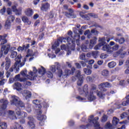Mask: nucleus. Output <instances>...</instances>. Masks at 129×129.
Listing matches in <instances>:
<instances>
[{
	"instance_id": "nucleus-33",
	"label": "nucleus",
	"mask_w": 129,
	"mask_h": 129,
	"mask_svg": "<svg viewBox=\"0 0 129 129\" xmlns=\"http://www.w3.org/2000/svg\"><path fill=\"white\" fill-rule=\"evenodd\" d=\"M11 26H12V22L9 20H7L5 24V28L6 30H9V29H10Z\"/></svg>"
},
{
	"instance_id": "nucleus-62",
	"label": "nucleus",
	"mask_w": 129,
	"mask_h": 129,
	"mask_svg": "<svg viewBox=\"0 0 129 129\" xmlns=\"http://www.w3.org/2000/svg\"><path fill=\"white\" fill-rule=\"evenodd\" d=\"M106 57H107V55H106V54L102 53L101 55H100V58L101 59H105Z\"/></svg>"
},
{
	"instance_id": "nucleus-8",
	"label": "nucleus",
	"mask_w": 129,
	"mask_h": 129,
	"mask_svg": "<svg viewBox=\"0 0 129 129\" xmlns=\"http://www.w3.org/2000/svg\"><path fill=\"white\" fill-rule=\"evenodd\" d=\"M35 79H35V76L33 75V73H31V77L24 78L22 82L24 83V85H25V86H31L32 85V82L28 80H35Z\"/></svg>"
},
{
	"instance_id": "nucleus-7",
	"label": "nucleus",
	"mask_w": 129,
	"mask_h": 129,
	"mask_svg": "<svg viewBox=\"0 0 129 129\" xmlns=\"http://www.w3.org/2000/svg\"><path fill=\"white\" fill-rule=\"evenodd\" d=\"M21 55H18L17 57L15 58V63L14 64V66L11 67L9 71V72H13L14 70H16V71H19L20 70L19 68H17V66H18V64L21 62Z\"/></svg>"
},
{
	"instance_id": "nucleus-46",
	"label": "nucleus",
	"mask_w": 129,
	"mask_h": 129,
	"mask_svg": "<svg viewBox=\"0 0 129 129\" xmlns=\"http://www.w3.org/2000/svg\"><path fill=\"white\" fill-rule=\"evenodd\" d=\"M127 104H129V100L125 98L124 99V101L122 102L121 105H123V106H126Z\"/></svg>"
},
{
	"instance_id": "nucleus-61",
	"label": "nucleus",
	"mask_w": 129,
	"mask_h": 129,
	"mask_svg": "<svg viewBox=\"0 0 129 129\" xmlns=\"http://www.w3.org/2000/svg\"><path fill=\"white\" fill-rule=\"evenodd\" d=\"M86 80L88 82H92V77L88 76L86 78Z\"/></svg>"
},
{
	"instance_id": "nucleus-14",
	"label": "nucleus",
	"mask_w": 129,
	"mask_h": 129,
	"mask_svg": "<svg viewBox=\"0 0 129 129\" xmlns=\"http://www.w3.org/2000/svg\"><path fill=\"white\" fill-rule=\"evenodd\" d=\"M99 41L101 42L95 46V50H99V49H100V47L102 46H104V45L106 44L105 37L99 38Z\"/></svg>"
},
{
	"instance_id": "nucleus-38",
	"label": "nucleus",
	"mask_w": 129,
	"mask_h": 129,
	"mask_svg": "<svg viewBox=\"0 0 129 129\" xmlns=\"http://www.w3.org/2000/svg\"><path fill=\"white\" fill-rule=\"evenodd\" d=\"M22 20L24 23H27L28 25H31V21H29V18L26 16L22 17Z\"/></svg>"
},
{
	"instance_id": "nucleus-35",
	"label": "nucleus",
	"mask_w": 129,
	"mask_h": 129,
	"mask_svg": "<svg viewBox=\"0 0 129 129\" xmlns=\"http://www.w3.org/2000/svg\"><path fill=\"white\" fill-rule=\"evenodd\" d=\"M88 100H90V101H93V100L96 99V97L93 95V93L90 92V95L88 96Z\"/></svg>"
},
{
	"instance_id": "nucleus-27",
	"label": "nucleus",
	"mask_w": 129,
	"mask_h": 129,
	"mask_svg": "<svg viewBox=\"0 0 129 129\" xmlns=\"http://www.w3.org/2000/svg\"><path fill=\"white\" fill-rule=\"evenodd\" d=\"M49 9H50V4L49 3H46L42 5L41 8V11H44L45 12H47V11H48Z\"/></svg>"
},
{
	"instance_id": "nucleus-42",
	"label": "nucleus",
	"mask_w": 129,
	"mask_h": 129,
	"mask_svg": "<svg viewBox=\"0 0 129 129\" xmlns=\"http://www.w3.org/2000/svg\"><path fill=\"white\" fill-rule=\"evenodd\" d=\"M80 16L82 18V19H84V20H87L88 21L89 20V17L86 15H84L83 12H80Z\"/></svg>"
},
{
	"instance_id": "nucleus-10",
	"label": "nucleus",
	"mask_w": 129,
	"mask_h": 129,
	"mask_svg": "<svg viewBox=\"0 0 129 129\" xmlns=\"http://www.w3.org/2000/svg\"><path fill=\"white\" fill-rule=\"evenodd\" d=\"M112 85L111 83L108 82L102 83L99 85L98 87L101 91H106V88H109L111 87Z\"/></svg>"
},
{
	"instance_id": "nucleus-4",
	"label": "nucleus",
	"mask_w": 129,
	"mask_h": 129,
	"mask_svg": "<svg viewBox=\"0 0 129 129\" xmlns=\"http://www.w3.org/2000/svg\"><path fill=\"white\" fill-rule=\"evenodd\" d=\"M97 40V38L94 37L93 39L90 40L89 46H88V44H83L81 47L82 51H83V52H87V51H88V49H92V48H93V46L96 44Z\"/></svg>"
},
{
	"instance_id": "nucleus-47",
	"label": "nucleus",
	"mask_w": 129,
	"mask_h": 129,
	"mask_svg": "<svg viewBox=\"0 0 129 129\" xmlns=\"http://www.w3.org/2000/svg\"><path fill=\"white\" fill-rule=\"evenodd\" d=\"M109 75V72H108L107 71V70H104L102 71V75L103 76H108V75Z\"/></svg>"
},
{
	"instance_id": "nucleus-56",
	"label": "nucleus",
	"mask_w": 129,
	"mask_h": 129,
	"mask_svg": "<svg viewBox=\"0 0 129 129\" xmlns=\"http://www.w3.org/2000/svg\"><path fill=\"white\" fill-rule=\"evenodd\" d=\"M61 49V50H64V51H67V49H68V46L62 44L60 46Z\"/></svg>"
},
{
	"instance_id": "nucleus-28",
	"label": "nucleus",
	"mask_w": 129,
	"mask_h": 129,
	"mask_svg": "<svg viewBox=\"0 0 129 129\" xmlns=\"http://www.w3.org/2000/svg\"><path fill=\"white\" fill-rule=\"evenodd\" d=\"M102 50H103V51H106L107 52V53H111V50H110V45L109 44H105L104 45L102 48Z\"/></svg>"
},
{
	"instance_id": "nucleus-18",
	"label": "nucleus",
	"mask_w": 129,
	"mask_h": 129,
	"mask_svg": "<svg viewBox=\"0 0 129 129\" xmlns=\"http://www.w3.org/2000/svg\"><path fill=\"white\" fill-rule=\"evenodd\" d=\"M69 13L68 12H65V16L67 18H70L71 19L76 18V15L74 14V11L72 9L69 10Z\"/></svg>"
},
{
	"instance_id": "nucleus-21",
	"label": "nucleus",
	"mask_w": 129,
	"mask_h": 129,
	"mask_svg": "<svg viewBox=\"0 0 129 129\" xmlns=\"http://www.w3.org/2000/svg\"><path fill=\"white\" fill-rule=\"evenodd\" d=\"M73 30L75 34V37L76 38H77V39H76V44L78 46H80V40H79V39H80V35H79V34H78V32H77L78 30L76 28H73Z\"/></svg>"
},
{
	"instance_id": "nucleus-55",
	"label": "nucleus",
	"mask_w": 129,
	"mask_h": 129,
	"mask_svg": "<svg viewBox=\"0 0 129 129\" xmlns=\"http://www.w3.org/2000/svg\"><path fill=\"white\" fill-rule=\"evenodd\" d=\"M46 75L48 78H53V74L50 71L47 72Z\"/></svg>"
},
{
	"instance_id": "nucleus-1",
	"label": "nucleus",
	"mask_w": 129,
	"mask_h": 129,
	"mask_svg": "<svg viewBox=\"0 0 129 129\" xmlns=\"http://www.w3.org/2000/svg\"><path fill=\"white\" fill-rule=\"evenodd\" d=\"M93 117L94 116L93 115L90 116L89 118H88V121L89 123L87 125H81L80 126V128L81 129H86L88 128L89 126H91V125H94L95 129H101L100 127V125L99 124V122H98V120L99 118L98 117H96L93 119Z\"/></svg>"
},
{
	"instance_id": "nucleus-31",
	"label": "nucleus",
	"mask_w": 129,
	"mask_h": 129,
	"mask_svg": "<svg viewBox=\"0 0 129 129\" xmlns=\"http://www.w3.org/2000/svg\"><path fill=\"white\" fill-rule=\"evenodd\" d=\"M24 78H21V75L18 74L15 76V77L14 78V81H20V82H23Z\"/></svg>"
},
{
	"instance_id": "nucleus-30",
	"label": "nucleus",
	"mask_w": 129,
	"mask_h": 129,
	"mask_svg": "<svg viewBox=\"0 0 129 129\" xmlns=\"http://www.w3.org/2000/svg\"><path fill=\"white\" fill-rule=\"evenodd\" d=\"M33 72H30L29 73V74L31 76V75L32 73H33V76H35V79H36V77H38V70L36 69V67L33 68Z\"/></svg>"
},
{
	"instance_id": "nucleus-20",
	"label": "nucleus",
	"mask_w": 129,
	"mask_h": 129,
	"mask_svg": "<svg viewBox=\"0 0 129 129\" xmlns=\"http://www.w3.org/2000/svg\"><path fill=\"white\" fill-rule=\"evenodd\" d=\"M31 52L33 51L32 50H30V49H28V54L26 56V57H25L24 61L20 63V66H19V67H23V66L25 65V62L27 61V58H28V57H29V56H34L35 55V54L33 53V52L31 53Z\"/></svg>"
},
{
	"instance_id": "nucleus-19",
	"label": "nucleus",
	"mask_w": 129,
	"mask_h": 129,
	"mask_svg": "<svg viewBox=\"0 0 129 129\" xmlns=\"http://www.w3.org/2000/svg\"><path fill=\"white\" fill-rule=\"evenodd\" d=\"M44 74H46V69L44 67L41 66L38 70L37 77H42Z\"/></svg>"
},
{
	"instance_id": "nucleus-17",
	"label": "nucleus",
	"mask_w": 129,
	"mask_h": 129,
	"mask_svg": "<svg viewBox=\"0 0 129 129\" xmlns=\"http://www.w3.org/2000/svg\"><path fill=\"white\" fill-rule=\"evenodd\" d=\"M33 103L34 104H35L37 105V107H38V109H41V104H42L44 107H47L48 106V105L47 104V103L46 102H42L41 103L38 100H34L33 101Z\"/></svg>"
},
{
	"instance_id": "nucleus-63",
	"label": "nucleus",
	"mask_w": 129,
	"mask_h": 129,
	"mask_svg": "<svg viewBox=\"0 0 129 129\" xmlns=\"http://www.w3.org/2000/svg\"><path fill=\"white\" fill-rule=\"evenodd\" d=\"M8 113L10 115H15V112L13 110H9Z\"/></svg>"
},
{
	"instance_id": "nucleus-54",
	"label": "nucleus",
	"mask_w": 129,
	"mask_h": 129,
	"mask_svg": "<svg viewBox=\"0 0 129 129\" xmlns=\"http://www.w3.org/2000/svg\"><path fill=\"white\" fill-rule=\"evenodd\" d=\"M49 69L53 73H54V72H56V67L55 66H54V65L51 66L50 67V69Z\"/></svg>"
},
{
	"instance_id": "nucleus-59",
	"label": "nucleus",
	"mask_w": 129,
	"mask_h": 129,
	"mask_svg": "<svg viewBox=\"0 0 129 129\" xmlns=\"http://www.w3.org/2000/svg\"><path fill=\"white\" fill-rule=\"evenodd\" d=\"M85 57H86V55H85V53H82V54H80L79 58L80 59V60H83V59H84Z\"/></svg>"
},
{
	"instance_id": "nucleus-3",
	"label": "nucleus",
	"mask_w": 129,
	"mask_h": 129,
	"mask_svg": "<svg viewBox=\"0 0 129 129\" xmlns=\"http://www.w3.org/2000/svg\"><path fill=\"white\" fill-rule=\"evenodd\" d=\"M7 42L6 36L0 35V45H3L1 47V51L4 53V55H7L11 48V45H10V44L5 45Z\"/></svg>"
},
{
	"instance_id": "nucleus-13",
	"label": "nucleus",
	"mask_w": 129,
	"mask_h": 129,
	"mask_svg": "<svg viewBox=\"0 0 129 129\" xmlns=\"http://www.w3.org/2000/svg\"><path fill=\"white\" fill-rule=\"evenodd\" d=\"M92 34H94V35H98V31L95 29H92L90 32V30H87L84 33L85 36L87 35V38L88 39H90V38H91Z\"/></svg>"
},
{
	"instance_id": "nucleus-23",
	"label": "nucleus",
	"mask_w": 129,
	"mask_h": 129,
	"mask_svg": "<svg viewBox=\"0 0 129 129\" xmlns=\"http://www.w3.org/2000/svg\"><path fill=\"white\" fill-rule=\"evenodd\" d=\"M13 11L14 12L16 16H20L22 14V8H20L19 9H17L16 6H12V7Z\"/></svg>"
},
{
	"instance_id": "nucleus-6",
	"label": "nucleus",
	"mask_w": 129,
	"mask_h": 129,
	"mask_svg": "<svg viewBox=\"0 0 129 129\" xmlns=\"http://www.w3.org/2000/svg\"><path fill=\"white\" fill-rule=\"evenodd\" d=\"M78 90L80 95H85L86 97H87L88 94H89V92L88 91V85L87 84L84 86L83 90L81 88H79Z\"/></svg>"
},
{
	"instance_id": "nucleus-48",
	"label": "nucleus",
	"mask_w": 129,
	"mask_h": 129,
	"mask_svg": "<svg viewBox=\"0 0 129 129\" xmlns=\"http://www.w3.org/2000/svg\"><path fill=\"white\" fill-rule=\"evenodd\" d=\"M17 56H18V52H17V51H13L11 52L10 55L11 58H16Z\"/></svg>"
},
{
	"instance_id": "nucleus-43",
	"label": "nucleus",
	"mask_w": 129,
	"mask_h": 129,
	"mask_svg": "<svg viewBox=\"0 0 129 129\" xmlns=\"http://www.w3.org/2000/svg\"><path fill=\"white\" fill-rule=\"evenodd\" d=\"M125 66L127 69L124 72L125 74H129V60H127L125 62Z\"/></svg>"
},
{
	"instance_id": "nucleus-9",
	"label": "nucleus",
	"mask_w": 129,
	"mask_h": 129,
	"mask_svg": "<svg viewBox=\"0 0 129 129\" xmlns=\"http://www.w3.org/2000/svg\"><path fill=\"white\" fill-rule=\"evenodd\" d=\"M77 77L78 78V81L77 84L78 86H81L83 84V79H84V76L83 75H81V72L78 71L77 72Z\"/></svg>"
},
{
	"instance_id": "nucleus-57",
	"label": "nucleus",
	"mask_w": 129,
	"mask_h": 129,
	"mask_svg": "<svg viewBox=\"0 0 129 129\" xmlns=\"http://www.w3.org/2000/svg\"><path fill=\"white\" fill-rule=\"evenodd\" d=\"M76 98L77 99H78V100H79L80 101H84L86 99L85 98L82 97L80 96L77 97Z\"/></svg>"
},
{
	"instance_id": "nucleus-52",
	"label": "nucleus",
	"mask_w": 129,
	"mask_h": 129,
	"mask_svg": "<svg viewBox=\"0 0 129 129\" xmlns=\"http://www.w3.org/2000/svg\"><path fill=\"white\" fill-rule=\"evenodd\" d=\"M91 53V55L94 57V58H96L97 57V55H98V51H92Z\"/></svg>"
},
{
	"instance_id": "nucleus-24",
	"label": "nucleus",
	"mask_w": 129,
	"mask_h": 129,
	"mask_svg": "<svg viewBox=\"0 0 129 129\" xmlns=\"http://www.w3.org/2000/svg\"><path fill=\"white\" fill-rule=\"evenodd\" d=\"M29 48H30V44H27L26 46L24 45L22 47L19 46L18 48V52H23V51H26Z\"/></svg>"
},
{
	"instance_id": "nucleus-40",
	"label": "nucleus",
	"mask_w": 129,
	"mask_h": 129,
	"mask_svg": "<svg viewBox=\"0 0 129 129\" xmlns=\"http://www.w3.org/2000/svg\"><path fill=\"white\" fill-rule=\"evenodd\" d=\"M18 105H16V106L20 108V107H21L22 108L25 107V103L23 102V101H21V100L18 102Z\"/></svg>"
},
{
	"instance_id": "nucleus-37",
	"label": "nucleus",
	"mask_w": 129,
	"mask_h": 129,
	"mask_svg": "<svg viewBox=\"0 0 129 129\" xmlns=\"http://www.w3.org/2000/svg\"><path fill=\"white\" fill-rule=\"evenodd\" d=\"M11 129H24V127L22 125H20L19 123H18V122H16L15 123L14 127Z\"/></svg>"
},
{
	"instance_id": "nucleus-41",
	"label": "nucleus",
	"mask_w": 129,
	"mask_h": 129,
	"mask_svg": "<svg viewBox=\"0 0 129 129\" xmlns=\"http://www.w3.org/2000/svg\"><path fill=\"white\" fill-rule=\"evenodd\" d=\"M109 68H113L116 66V62L114 61H111L108 63Z\"/></svg>"
},
{
	"instance_id": "nucleus-16",
	"label": "nucleus",
	"mask_w": 129,
	"mask_h": 129,
	"mask_svg": "<svg viewBox=\"0 0 129 129\" xmlns=\"http://www.w3.org/2000/svg\"><path fill=\"white\" fill-rule=\"evenodd\" d=\"M12 99L11 101V105H15V106H16V105H18V103L20 101V100H21V99H20V98H19L17 96L13 95L12 96Z\"/></svg>"
},
{
	"instance_id": "nucleus-53",
	"label": "nucleus",
	"mask_w": 129,
	"mask_h": 129,
	"mask_svg": "<svg viewBox=\"0 0 129 129\" xmlns=\"http://www.w3.org/2000/svg\"><path fill=\"white\" fill-rule=\"evenodd\" d=\"M7 21H9V22H14V21H15V17L13 15L10 16L8 17Z\"/></svg>"
},
{
	"instance_id": "nucleus-25",
	"label": "nucleus",
	"mask_w": 129,
	"mask_h": 129,
	"mask_svg": "<svg viewBox=\"0 0 129 129\" xmlns=\"http://www.w3.org/2000/svg\"><path fill=\"white\" fill-rule=\"evenodd\" d=\"M6 64H5V69L8 70L9 68L11 67V59L8 57H6L5 58Z\"/></svg>"
},
{
	"instance_id": "nucleus-39",
	"label": "nucleus",
	"mask_w": 129,
	"mask_h": 129,
	"mask_svg": "<svg viewBox=\"0 0 129 129\" xmlns=\"http://www.w3.org/2000/svg\"><path fill=\"white\" fill-rule=\"evenodd\" d=\"M114 40L115 42H118L119 44H123L125 41L123 37L121 38L120 39H118V38H115Z\"/></svg>"
},
{
	"instance_id": "nucleus-50",
	"label": "nucleus",
	"mask_w": 129,
	"mask_h": 129,
	"mask_svg": "<svg viewBox=\"0 0 129 129\" xmlns=\"http://www.w3.org/2000/svg\"><path fill=\"white\" fill-rule=\"evenodd\" d=\"M118 45H115V46H113L112 47H111V46H110V50H111V53H112V52H113V51H116V50H118Z\"/></svg>"
},
{
	"instance_id": "nucleus-2",
	"label": "nucleus",
	"mask_w": 129,
	"mask_h": 129,
	"mask_svg": "<svg viewBox=\"0 0 129 129\" xmlns=\"http://www.w3.org/2000/svg\"><path fill=\"white\" fill-rule=\"evenodd\" d=\"M59 42L60 43H66L67 42L69 45H71V44H73V40L70 38L69 37H59L57 41H55L54 43L52 46V49L55 50V54H58L60 52V48H57V47H58L59 43Z\"/></svg>"
},
{
	"instance_id": "nucleus-32",
	"label": "nucleus",
	"mask_w": 129,
	"mask_h": 129,
	"mask_svg": "<svg viewBox=\"0 0 129 129\" xmlns=\"http://www.w3.org/2000/svg\"><path fill=\"white\" fill-rule=\"evenodd\" d=\"M118 122H119V119L116 118V117H114L112 120V124L113 127H116Z\"/></svg>"
},
{
	"instance_id": "nucleus-22",
	"label": "nucleus",
	"mask_w": 129,
	"mask_h": 129,
	"mask_svg": "<svg viewBox=\"0 0 129 129\" xmlns=\"http://www.w3.org/2000/svg\"><path fill=\"white\" fill-rule=\"evenodd\" d=\"M13 89H16L17 91H21L22 90V84L19 82H16L13 85Z\"/></svg>"
},
{
	"instance_id": "nucleus-29",
	"label": "nucleus",
	"mask_w": 129,
	"mask_h": 129,
	"mask_svg": "<svg viewBox=\"0 0 129 129\" xmlns=\"http://www.w3.org/2000/svg\"><path fill=\"white\" fill-rule=\"evenodd\" d=\"M20 74L23 76V78H28L29 77H31V76L27 74V70L25 69L22 70Z\"/></svg>"
},
{
	"instance_id": "nucleus-49",
	"label": "nucleus",
	"mask_w": 129,
	"mask_h": 129,
	"mask_svg": "<svg viewBox=\"0 0 129 129\" xmlns=\"http://www.w3.org/2000/svg\"><path fill=\"white\" fill-rule=\"evenodd\" d=\"M105 128L113 129V125L112 126L110 123H107L105 125Z\"/></svg>"
},
{
	"instance_id": "nucleus-51",
	"label": "nucleus",
	"mask_w": 129,
	"mask_h": 129,
	"mask_svg": "<svg viewBox=\"0 0 129 129\" xmlns=\"http://www.w3.org/2000/svg\"><path fill=\"white\" fill-rule=\"evenodd\" d=\"M84 72L87 75H90L91 74V71L88 69L84 68Z\"/></svg>"
},
{
	"instance_id": "nucleus-12",
	"label": "nucleus",
	"mask_w": 129,
	"mask_h": 129,
	"mask_svg": "<svg viewBox=\"0 0 129 129\" xmlns=\"http://www.w3.org/2000/svg\"><path fill=\"white\" fill-rule=\"evenodd\" d=\"M28 124L29 127L31 129H34L36 126L35 125V119L32 116H29L28 117Z\"/></svg>"
},
{
	"instance_id": "nucleus-45",
	"label": "nucleus",
	"mask_w": 129,
	"mask_h": 129,
	"mask_svg": "<svg viewBox=\"0 0 129 129\" xmlns=\"http://www.w3.org/2000/svg\"><path fill=\"white\" fill-rule=\"evenodd\" d=\"M97 96L100 97V98H102V99L104 98L105 96V94H104V93H102V92H98L97 93Z\"/></svg>"
},
{
	"instance_id": "nucleus-36",
	"label": "nucleus",
	"mask_w": 129,
	"mask_h": 129,
	"mask_svg": "<svg viewBox=\"0 0 129 129\" xmlns=\"http://www.w3.org/2000/svg\"><path fill=\"white\" fill-rule=\"evenodd\" d=\"M25 14L28 17H31V16H33L34 12L32 9L29 8L26 10Z\"/></svg>"
},
{
	"instance_id": "nucleus-34",
	"label": "nucleus",
	"mask_w": 129,
	"mask_h": 129,
	"mask_svg": "<svg viewBox=\"0 0 129 129\" xmlns=\"http://www.w3.org/2000/svg\"><path fill=\"white\" fill-rule=\"evenodd\" d=\"M24 93L26 94L25 97L26 100H28L29 98H31V97H32V93L29 91L27 90H24Z\"/></svg>"
},
{
	"instance_id": "nucleus-15",
	"label": "nucleus",
	"mask_w": 129,
	"mask_h": 129,
	"mask_svg": "<svg viewBox=\"0 0 129 129\" xmlns=\"http://www.w3.org/2000/svg\"><path fill=\"white\" fill-rule=\"evenodd\" d=\"M15 112L16 115L19 116V118H21V117H25V116H26V114H27L26 112H22L21 109L18 107L15 109Z\"/></svg>"
},
{
	"instance_id": "nucleus-44",
	"label": "nucleus",
	"mask_w": 129,
	"mask_h": 129,
	"mask_svg": "<svg viewBox=\"0 0 129 129\" xmlns=\"http://www.w3.org/2000/svg\"><path fill=\"white\" fill-rule=\"evenodd\" d=\"M0 127H1L2 129H7L8 124L5 122H3L0 124Z\"/></svg>"
},
{
	"instance_id": "nucleus-26",
	"label": "nucleus",
	"mask_w": 129,
	"mask_h": 129,
	"mask_svg": "<svg viewBox=\"0 0 129 129\" xmlns=\"http://www.w3.org/2000/svg\"><path fill=\"white\" fill-rule=\"evenodd\" d=\"M38 112L39 113L37 116V119H38V120H45L46 118H47L46 115H41V114L42 113V111L40 110L38 111Z\"/></svg>"
},
{
	"instance_id": "nucleus-60",
	"label": "nucleus",
	"mask_w": 129,
	"mask_h": 129,
	"mask_svg": "<svg viewBox=\"0 0 129 129\" xmlns=\"http://www.w3.org/2000/svg\"><path fill=\"white\" fill-rule=\"evenodd\" d=\"M107 120V116L104 115L102 118V121L105 122Z\"/></svg>"
},
{
	"instance_id": "nucleus-64",
	"label": "nucleus",
	"mask_w": 129,
	"mask_h": 129,
	"mask_svg": "<svg viewBox=\"0 0 129 129\" xmlns=\"http://www.w3.org/2000/svg\"><path fill=\"white\" fill-rule=\"evenodd\" d=\"M7 12L8 15H12V9L11 8H8Z\"/></svg>"
},
{
	"instance_id": "nucleus-5",
	"label": "nucleus",
	"mask_w": 129,
	"mask_h": 129,
	"mask_svg": "<svg viewBox=\"0 0 129 129\" xmlns=\"http://www.w3.org/2000/svg\"><path fill=\"white\" fill-rule=\"evenodd\" d=\"M0 103H2L1 107L0 108V116H5L7 113L6 108H7V106H8L9 102L4 99H2L0 100Z\"/></svg>"
},
{
	"instance_id": "nucleus-58",
	"label": "nucleus",
	"mask_w": 129,
	"mask_h": 129,
	"mask_svg": "<svg viewBox=\"0 0 129 129\" xmlns=\"http://www.w3.org/2000/svg\"><path fill=\"white\" fill-rule=\"evenodd\" d=\"M6 7H3V9H2L0 10V13H1L2 15H4V14H5V13H6Z\"/></svg>"
},
{
	"instance_id": "nucleus-11",
	"label": "nucleus",
	"mask_w": 129,
	"mask_h": 129,
	"mask_svg": "<svg viewBox=\"0 0 129 129\" xmlns=\"http://www.w3.org/2000/svg\"><path fill=\"white\" fill-rule=\"evenodd\" d=\"M55 64L57 65V70H58L57 75L59 77H61L62 75H64L66 77H67L68 74H67L69 72L68 70H66L64 74L63 73V71L61 69H59L60 68V63L59 62H55Z\"/></svg>"
}]
</instances>
